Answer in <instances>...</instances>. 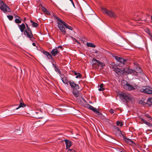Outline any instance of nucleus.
Returning a JSON list of instances; mask_svg holds the SVG:
<instances>
[{
    "label": "nucleus",
    "mask_w": 152,
    "mask_h": 152,
    "mask_svg": "<svg viewBox=\"0 0 152 152\" xmlns=\"http://www.w3.org/2000/svg\"><path fill=\"white\" fill-rule=\"evenodd\" d=\"M119 96L122 101L126 103L131 101L132 99L131 95L127 92H123L120 94Z\"/></svg>",
    "instance_id": "nucleus-1"
},
{
    "label": "nucleus",
    "mask_w": 152,
    "mask_h": 152,
    "mask_svg": "<svg viewBox=\"0 0 152 152\" xmlns=\"http://www.w3.org/2000/svg\"><path fill=\"white\" fill-rule=\"evenodd\" d=\"M102 10L103 13L106 14L111 18H115L117 17L116 13L111 11L109 10L104 8H102Z\"/></svg>",
    "instance_id": "nucleus-2"
},
{
    "label": "nucleus",
    "mask_w": 152,
    "mask_h": 152,
    "mask_svg": "<svg viewBox=\"0 0 152 152\" xmlns=\"http://www.w3.org/2000/svg\"><path fill=\"white\" fill-rule=\"evenodd\" d=\"M92 65L94 66L95 65H96L102 67L104 66L105 65L104 63L101 62L94 58L92 59Z\"/></svg>",
    "instance_id": "nucleus-3"
},
{
    "label": "nucleus",
    "mask_w": 152,
    "mask_h": 152,
    "mask_svg": "<svg viewBox=\"0 0 152 152\" xmlns=\"http://www.w3.org/2000/svg\"><path fill=\"white\" fill-rule=\"evenodd\" d=\"M114 71L118 75H123L124 73L125 69L118 68L116 66L113 67Z\"/></svg>",
    "instance_id": "nucleus-4"
},
{
    "label": "nucleus",
    "mask_w": 152,
    "mask_h": 152,
    "mask_svg": "<svg viewBox=\"0 0 152 152\" xmlns=\"http://www.w3.org/2000/svg\"><path fill=\"white\" fill-rule=\"evenodd\" d=\"M140 91L142 92L148 94H152V89H150L145 86H143L140 89Z\"/></svg>",
    "instance_id": "nucleus-5"
},
{
    "label": "nucleus",
    "mask_w": 152,
    "mask_h": 152,
    "mask_svg": "<svg viewBox=\"0 0 152 152\" xmlns=\"http://www.w3.org/2000/svg\"><path fill=\"white\" fill-rule=\"evenodd\" d=\"M126 83L123 86V88L124 89L128 91L135 90V88L133 86L128 83L126 81Z\"/></svg>",
    "instance_id": "nucleus-6"
},
{
    "label": "nucleus",
    "mask_w": 152,
    "mask_h": 152,
    "mask_svg": "<svg viewBox=\"0 0 152 152\" xmlns=\"http://www.w3.org/2000/svg\"><path fill=\"white\" fill-rule=\"evenodd\" d=\"M57 26L62 34L64 35L66 34V31L65 28L63 26L62 23L60 22L57 21Z\"/></svg>",
    "instance_id": "nucleus-7"
},
{
    "label": "nucleus",
    "mask_w": 152,
    "mask_h": 152,
    "mask_svg": "<svg viewBox=\"0 0 152 152\" xmlns=\"http://www.w3.org/2000/svg\"><path fill=\"white\" fill-rule=\"evenodd\" d=\"M87 105L88 107L90 110H92L95 113L97 114L98 115H100L101 114V113L100 112L98 111L96 108L88 104Z\"/></svg>",
    "instance_id": "nucleus-8"
},
{
    "label": "nucleus",
    "mask_w": 152,
    "mask_h": 152,
    "mask_svg": "<svg viewBox=\"0 0 152 152\" xmlns=\"http://www.w3.org/2000/svg\"><path fill=\"white\" fill-rule=\"evenodd\" d=\"M0 8L1 10L3 11L4 13L7 12H10V9L5 4L1 6Z\"/></svg>",
    "instance_id": "nucleus-9"
},
{
    "label": "nucleus",
    "mask_w": 152,
    "mask_h": 152,
    "mask_svg": "<svg viewBox=\"0 0 152 152\" xmlns=\"http://www.w3.org/2000/svg\"><path fill=\"white\" fill-rule=\"evenodd\" d=\"M69 83L72 88L76 90L79 88L78 85L76 84L73 81L70 80L69 81Z\"/></svg>",
    "instance_id": "nucleus-10"
},
{
    "label": "nucleus",
    "mask_w": 152,
    "mask_h": 152,
    "mask_svg": "<svg viewBox=\"0 0 152 152\" xmlns=\"http://www.w3.org/2000/svg\"><path fill=\"white\" fill-rule=\"evenodd\" d=\"M23 34L24 35L26 36L27 38H29L30 40H32L31 39L33 37V35L32 31H25Z\"/></svg>",
    "instance_id": "nucleus-11"
},
{
    "label": "nucleus",
    "mask_w": 152,
    "mask_h": 152,
    "mask_svg": "<svg viewBox=\"0 0 152 152\" xmlns=\"http://www.w3.org/2000/svg\"><path fill=\"white\" fill-rule=\"evenodd\" d=\"M42 53L47 56L48 59L51 60L52 63H53V62H55L54 60L49 52L46 51H43Z\"/></svg>",
    "instance_id": "nucleus-12"
},
{
    "label": "nucleus",
    "mask_w": 152,
    "mask_h": 152,
    "mask_svg": "<svg viewBox=\"0 0 152 152\" xmlns=\"http://www.w3.org/2000/svg\"><path fill=\"white\" fill-rule=\"evenodd\" d=\"M126 72V73L128 74H131L133 75H136L137 72L133 69H125L124 72Z\"/></svg>",
    "instance_id": "nucleus-13"
},
{
    "label": "nucleus",
    "mask_w": 152,
    "mask_h": 152,
    "mask_svg": "<svg viewBox=\"0 0 152 152\" xmlns=\"http://www.w3.org/2000/svg\"><path fill=\"white\" fill-rule=\"evenodd\" d=\"M59 50L55 48L52 49L51 52V54L53 56H55L59 53Z\"/></svg>",
    "instance_id": "nucleus-14"
},
{
    "label": "nucleus",
    "mask_w": 152,
    "mask_h": 152,
    "mask_svg": "<svg viewBox=\"0 0 152 152\" xmlns=\"http://www.w3.org/2000/svg\"><path fill=\"white\" fill-rule=\"evenodd\" d=\"M115 59L118 61L124 64L125 63V62L126 61V60L122 58H120L118 56H115Z\"/></svg>",
    "instance_id": "nucleus-15"
},
{
    "label": "nucleus",
    "mask_w": 152,
    "mask_h": 152,
    "mask_svg": "<svg viewBox=\"0 0 152 152\" xmlns=\"http://www.w3.org/2000/svg\"><path fill=\"white\" fill-rule=\"evenodd\" d=\"M64 141L66 145L67 149H68L72 145V142L70 141L67 139H65Z\"/></svg>",
    "instance_id": "nucleus-16"
},
{
    "label": "nucleus",
    "mask_w": 152,
    "mask_h": 152,
    "mask_svg": "<svg viewBox=\"0 0 152 152\" xmlns=\"http://www.w3.org/2000/svg\"><path fill=\"white\" fill-rule=\"evenodd\" d=\"M61 78L63 83L67 85L68 84V83L69 82L68 80L65 77L64 75H61Z\"/></svg>",
    "instance_id": "nucleus-17"
},
{
    "label": "nucleus",
    "mask_w": 152,
    "mask_h": 152,
    "mask_svg": "<svg viewBox=\"0 0 152 152\" xmlns=\"http://www.w3.org/2000/svg\"><path fill=\"white\" fill-rule=\"evenodd\" d=\"M18 27L21 32H24L25 30L26 27L24 23H22L21 25H18Z\"/></svg>",
    "instance_id": "nucleus-18"
},
{
    "label": "nucleus",
    "mask_w": 152,
    "mask_h": 152,
    "mask_svg": "<svg viewBox=\"0 0 152 152\" xmlns=\"http://www.w3.org/2000/svg\"><path fill=\"white\" fill-rule=\"evenodd\" d=\"M61 23L66 28H68L70 30H73V28L71 26H69L63 20H61Z\"/></svg>",
    "instance_id": "nucleus-19"
},
{
    "label": "nucleus",
    "mask_w": 152,
    "mask_h": 152,
    "mask_svg": "<svg viewBox=\"0 0 152 152\" xmlns=\"http://www.w3.org/2000/svg\"><path fill=\"white\" fill-rule=\"evenodd\" d=\"M124 140L129 144L132 145L134 143V142L131 140L123 136Z\"/></svg>",
    "instance_id": "nucleus-20"
},
{
    "label": "nucleus",
    "mask_w": 152,
    "mask_h": 152,
    "mask_svg": "<svg viewBox=\"0 0 152 152\" xmlns=\"http://www.w3.org/2000/svg\"><path fill=\"white\" fill-rule=\"evenodd\" d=\"M22 99H21L19 106L18 107L16 108L15 109H14V110H18L20 107H24L26 106V105L25 104H24L23 102H22Z\"/></svg>",
    "instance_id": "nucleus-21"
},
{
    "label": "nucleus",
    "mask_w": 152,
    "mask_h": 152,
    "mask_svg": "<svg viewBox=\"0 0 152 152\" xmlns=\"http://www.w3.org/2000/svg\"><path fill=\"white\" fill-rule=\"evenodd\" d=\"M134 70L137 72L136 75H134L137 76H138V73H140L142 72L141 69L140 67H136L135 70Z\"/></svg>",
    "instance_id": "nucleus-22"
},
{
    "label": "nucleus",
    "mask_w": 152,
    "mask_h": 152,
    "mask_svg": "<svg viewBox=\"0 0 152 152\" xmlns=\"http://www.w3.org/2000/svg\"><path fill=\"white\" fill-rule=\"evenodd\" d=\"M116 129L117 130V132L115 133L116 135L117 136H120L121 135H122L123 136H124L122 134L119 128L117 127L116 128Z\"/></svg>",
    "instance_id": "nucleus-23"
},
{
    "label": "nucleus",
    "mask_w": 152,
    "mask_h": 152,
    "mask_svg": "<svg viewBox=\"0 0 152 152\" xmlns=\"http://www.w3.org/2000/svg\"><path fill=\"white\" fill-rule=\"evenodd\" d=\"M141 120L144 124L148 126H150L151 125V124L150 122H148L145 121L143 118H141Z\"/></svg>",
    "instance_id": "nucleus-24"
},
{
    "label": "nucleus",
    "mask_w": 152,
    "mask_h": 152,
    "mask_svg": "<svg viewBox=\"0 0 152 152\" xmlns=\"http://www.w3.org/2000/svg\"><path fill=\"white\" fill-rule=\"evenodd\" d=\"M72 93L74 96L75 97H77L79 96V92L78 91L73 90L72 91Z\"/></svg>",
    "instance_id": "nucleus-25"
},
{
    "label": "nucleus",
    "mask_w": 152,
    "mask_h": 152,
    "mask_svg": "<svg viewBox=\"0 0 152 152\" xmlns=\"http://www.w3.org/2000/svg\"><path fill=\"white\" fill-rule=\"evenodd\" d=\"M42 11L45 12V13L49 15L50 14V12L49 11L45 8V7H43L42 6Z\"/></svg>",
    "instance_id": "nucleus-26"
},
{
    "label": "nucleus",
    "mask_w": 152,
    "mask_h": 152,
    "mask_svg": "<svg viewBox=\"0 0 152 152\" xmlns=\"http://www.w3.org/2000/svg\"><path fill=\"white\" fill-rule=\"evenodd\" d=\"M74 74L75 75H76V78H78V77H81L82 75L80 74L79 72H77L75 71H74Z\"/></svg>",
    "instance_id": "nucleus-27"
},
{
    "label": "nucleus",
    "mask_w": 152,
    "mask_h": 152,
    "mask_svg": "<svg viewBox=\"0 0 152 152\" xmlns=\"http://www.w3.org/2000/svg\"><path fill=\"white\" fill-rule=\"evenodd\" d=\"M100 91H103L104 90V85L103 83L99 85V88L98 89Z\"/></svg>",
    "instance_id": "nucleus-28"
},
{
    "label": "nucleus",
    "mask_w": 152,
    "mask_h": 152,
    "mask_svg": "<svg viewBox=\"0 0 152 152\" xmlns=\"http://www.w3.org/2000/svg\"><path fill=\"white\" fill-rule=\"evenodd\" d=\"M87 45L88 47H91L92 48H95L96 46L90 42H88L87 43Z\"/></svg>",
    "instance_id": "nucleus-29"
},
{
    "label": "nucleus",
    "mask_w": 152,
    "mask_h": 152,
    "mask_svg": "<svg viewBox=\"0 0 152 152\" xmlns=\"http://www.w3.org/2000/svg\"><path fill=\"white\" fill-rule=\"evenodd\" d=\"M30 22L32 24V26L36 28L38 26V24L37 23H35L32 20H31Z\"/></svg>",
    "instance_id": "nucleus-30"
},
{
    "label": "nucleus",
    "mask_w": 152,
    "mask_h": 152,
    "mask_svg": "<svg viewBox=\"0 0 152 152\" xmlns=\"http://www.w3.org/2000/svg\"><path fill=\"white\" fill-rule=\"evenodd\" d=\"M41 114V113L40 112H35L34 113V115L35 116L36 118H40V117L39 115H37V114Z\"/></svg>",
    "instance_id": "nucleus-31"
},
{
    "label": "nucleus",
    "mask_w": 152,
    "mask_h": 152,
    "mask_svg": "<svg viewBox=\"0 0 152 152\" xmlns=\"http://www.w3.org/2000/svg\"><path fill=\"white\" fill-rule=\"evenodd\" d=\"M55 70L56 72H58V73L59 74L60 77L61 76V75H62L61 73V71L60 70L58 69V67L56 68L55 69Z\"/></svg>",
    "instance_id": "nucleus-32"
},
{
    "label": "nucleus",
    "mask_w": 152,
    "mask_h": 152,
    "mask_svg": "<svg viewBox=\"0 0 152 152\" xmlns=\"http://www.w3.org/2000/svg\"><path fill=\"white\" fill-rule=\"evenodd\" d=\"M116 124L117 125L121 127L123 125L122 122L121 121H117L116 123Z\"/></svg>",
    "instance_id": "nucleus-33"
},
{
    "label": "nucleus",
    "mask_w": 152,
    "mask_h": 152,
    "mask_svg": "<svg viewBox=\"0 0 152 152\" xmlns=\"http://www.w3.org/2000/svg\"><path fill=\"white\" fill-rule=\"evenodd\" d=\"M147 101L150 103L149 105L150 106H151L152 104V97L148 98Z\"/></svg>",
    "instance_id": "nucleus-34"
},
{
    "label": "nucleus",
    "mask_w": 152,
    "mask_h": 152,
    "mask_svg": "<svg viewBox=\"0 0 152 152\" xmlns=\"http://www.w3.org/2000/svg\"><path fill=\"white\" fill-rule=\"evenodd\" d=\"M145 100V99L144 98H142V99L140 100V102L142 104H143V105H145L146 104H148V103H146L145 102H143V101H144Z\"/></svg>",
    "instance_id": "nucleus-35"
},
{
    "label": "nucleus",
    "mask_w": 152,
    "mask_h": 152,
    "mask_svg": "<svg viewBox=\"0 0 152 152\" xmlns=\"http://www.w3.org/2000/svg\"><path fill=\"white\" fill-rule=\"evenodd\" d=\"M54 17L58 21H57L60 22L61 23V20H62L61 19H60L57 16L54 15Z\"/></svg>",
    "instance_id": "nucleus-36"
},
{
    "label": "nucleus",
    "mask_w": 152,
    "mask_h": 152,
    "mask_svg": "<svg viewBox=\"0 0 152 152\" xmlns=\"http://www.w3.org/2000/svg\"><path fill=\"white\" fill-rule=\"evenodd\" d=\"M15 22L17 23H21V21L19 19H16L15 20Z\"/></svg>",
    "instance_id": "nucleus-37"
},
{
    "label": "nucleus",
    "mask_w": 152,
    "mask_h": 152,
    "mask_svg": "<svg viewBox=\"0 0 152 152\" xmlns=\"http://www.w3.org/2000/svg\"><path fill=\"white\" fill-rule=\"evenodd\" d=\"M7 17L10 20H12L13 18V16L12 15H7Z\"/></svg>",
    "instance_id": "nucleus-38"
},
{
    "label": "nucleus",
    "mask_w": 152,
    "mask_h": 152,
    "mask_svg": "<svg viewBox=\"0 0 152 152\" xmlns=\"http://www.w3.org/2000/svg\"><path fill=\"white\" fill-rule=\"evenodd\" d=\"M146 31L147 32V33L150 36H151V33L150 32V31L149 29H146Z\"/></svg>",
    "instance_id": "nucleus-39"
},
{
    "label": "nucleus",
    "mask_w": 152,
    "mask_h": 152,
    "mask_svg": "<svg viewBox=\"0 0 152 152\" xmlns=\"http://www.w3.org/2000/svg\"><path fill=\"white\" fill-rule=\"evenodd\" d=\"M25 31H31V29L29 27H28V28H26H26Z\"/></svg>",
    "instance_id": "nucleus-40"
},
{
    "label": "nucleus",
    "mask_w": 152,
    "mask_h": 152,
    "mask_svg": "<svg viewBox=\"0 0 152 152\" xmlns=\"http://www.w3.org/2000/svg\"><path fill=\"white\" fill-rule=\"evenodd\" d=\"M114 111H115L114 110L112 109H111L110 110V112L112 114L114 113Z\"/></svg>",
    "instance_id": "nucleus-41"
},
{
    "label": "nucleus",
    "mask_w": 152,
    "mask_h": 152,
    "mask_svg": "<svg viewBox=\"0 0 152 152\" xmlns=\"http://www.w3.org/2000/svg\"><path fill=\"white\" fill-rule=\"evenodd\" d=\"M56 48H57V49L58 48H60L61 50H62L63 49V48L61 46H58L56 47Z\"/></svg>",
    "instance_id": "nucleus-42"
},
{
    "label": "nucleus",
    "mask_w": 152,
    "mask_h": 152,
    "mask_svg": "<svg viewBox=\"0 0 152 152\" xmlns=\"http://www.w3.org/2000/svg\"><path fill=\"white\" fill-rule=\"evenodd\" d=\"M52 64L53 65V67L55 68L56 69V68L57 67L56 65L54 63H52Z\"/></svg>",
    "instance_id": "nucleus-43"
},
{
    "label": "nucleus",
    "mask_w": 152,
    "mask_h": 152,
    "mask_svg": "<svg viewBox=\"0 0 152 152\" xmlns=\"http://www.w3.org/2000/svg\"><path fill=\"white\" fill-rule=\"evenodd\" d=\"M145 116L147 117V118H149L150 119H152L151 117L148 114L145 115Z\"/></svg>",
    "instance_id": "nucleus-44"
},
{
    "label": "nucleus",
    "mask_w": 152,
    "mask_h": 152,
    "mask_svg": "<svg viewBox=\"0 0 152 152\" xmlns=\"http://www.w3.org/2000/svg\"><path fill=\"white\" fill-rule=\"evenodd\" d=\"M56 111L57 113H59L61 111V110L60 109H56Z\"/></svg>",
    "instance_id": "nucleus-45"
},
{
    "label": "nucleus",
    "mask_w": 152,
    "mask_h": 152,
    "mask_svg": "<svg viewBox=\"0 0 152 152\" xmlns=\"http://www.w3.org/2000/svg\"><path fill=\"white\" fill-rule=\"evenodd\" d=\"M0 4L1 5V6L3 5L4 4V3L3 2V1L2 0H0Z\"/></svg>",
    "instance_id": "nucleus-46"
},
{
    "label": "nucleus",
    "mask_w": 152,
    "mask_h": 152,
    "mask_svg": "<svg viewBox=\"0 0 152 152\" xmlns=\"http://www.w3.org/2000/svg\"><path fill=\"white\" fill-rule=\"evenodd\" d=\"M32 45H33V46H36V45L35 43H32Z\"/></svg>",
    "instance_id": "nucleus-47"
},
{
    "label": "nucleus",
    "mask_w": 152,
    "mask_h": 152,
    "mask_svg": "<svg viewBox=\"0 0 152 152\" xmlns=\"http://www.w3.org/2000/svg\"><path fill=\"white\" fill-rule=\"evenodd\" d=\"M26 28H28V27H29V26L28 25L27 23H26Z\"/></svg>",
    "instance_id": "nucleus-48"
},
{
    "label": "nucleus",
    "mask_w": 152,
    "mask_h": 152,
    "mask_svg": "<svg viewBox=\"0 0 152 152\" xmlns=\"http://www.w3.org/2000/svg\"><path fill=\"white\" fill-rule=\"evenodd\" d=\"M120 152H126L125 151H123L122 150H121V151H120Z\"/></svg>",
    "instance_id": "nucleus-49"
},
{
    "label": "nucleus",
    "mask_w": 152,
    "mask_h": 152,
    "mask_svg": "<svg viewBox=\"0 0 152 152\" xmlns=\"http://www.w3.org/2000/svg\"><path fill=\"white\" fill-rule=\"evenodd\" d=\"M57 115H61V114H56Z\"/></svg>",
    "instance_id": "nucleus-50"
},
{
    "label": "nucleus",
    "mask_w": 152,
    "mask_h": 152,
    "mask_svg": "<svg viewBox=\"0 0 152 152\" xmlns=\"http://www.w3.org/2000/svg\"><path fill=\"white\" fill-rule=\"evenodd\" d=\"M18 131V130H17L16 131H15V132L16 133H17Z\"/></svg>",
    "instance_id": "nucleus-51"
},
{
    "label": "nucleus",
    "mask_w": 152,
    "mask_h": 152,
    "mask_svg": "<svg viewBox=\"0 0 152 152\" xmlns=\"http://www.w3.org/2000/svg\"><path fill=\"white\" fill-rule=\"evenodd\" d=\"M17 17H18L19 18H20L18 16H17Z\"/></svg>",
    "instance_id": "nucleus-52"
},
{
    "label": "nucleus",
    "mask_w": 152,
    "mask_h": 152,
    "mask_svg": "<svg viewBox=\"0 0 152 152\" xmlns=\"http://www.w3.org/2000/svg\"><path fill=\"white\" fill-rule=\"evenodd\" d=\"M151 19L152 20V15H151Z\"/></svg>",
    "instance_id": "nucleus-53"
},
{
    "label": "nucleus",
    "mask_w": 152,
    "mask_h": 152,
    "mask_svg": "<svg viewBox=\"0 0 152 152\" xmlns=\"http://www.w3.org/2000/svg\"><path fill=\"white\" fill-rule=\"evenodd\" d=\"M83 99V100L85 101V100H84V99Z\"/></svg>",
    "instance_id": "nucleus-54"
},
{
    "label": "nucleus",
    "mask_w": 152,
    "mask_h": 152,
    "mask_svg": "<svg viewBox=\"0 0 152 152\" xmlns=\"http://www.w3.org/2000/svg\"><path fill=\"white\" fill-rule=\"evenodd\" d=\"M18 134V135H19V134Z\"/></svg>",
    "instance_id": "nucleus-55"
}]
</instances>
